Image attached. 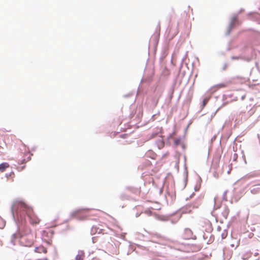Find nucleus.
I'll use <instances>...</instances> for the list:
<instances>
[{"label": "nucleus", "mask_w": 260, "mask_h": 260, "mask_svg": "<svg viewBox=\"0 0 260 260\" xmlns=\"http://www.w3.org/2000/svg\"><path fill=\"white\" fill-rule=\"evenodd\" d=\"M44 260H48L47 258H45Z\"/></svg>", "instance_id": "nucleus-42"}, {"label": "nucleus", "mask_w": 260, "mask_h": 260, "mask_svg": "<svg viewBox=\"0 0 260 260\" xmlns=\"http://www.w3.org/2000/svg\"><path fill=\"white\" fill-rule=\"evenodd\" d=\"M226 193H227V191H225L224 192V193L223 194V198H224L225 196H226Z\"/></svg>", "instance_id": "nucleus-28"}, {"label": "nucleus", "mask_w": 260, "mask_h": 260, "mask_svg": "<svg viewBox=\"0 0 260 260\" xmlns=\"http://www.w3.org/2000/svg\"><path fill=\"white\" fill-rule=\"evenodd\" d=\"M229 209L228 208V207L227 206H225L224 208V210H223V211L222 212V216L226 218L228 215H229Z\"/></svg>", "instance_id": "nucleus-12"}, {"label": "nucleus", "mask_w": 260, "mask_h": 260, "mask_svg": "<svg viewBox=\"0 0 260 260\" xmlns=\"http://www.w3.org/2000/svg\"><path fill=\"white\" fill-rule=\"evenodd\" d=\"M173 246L176 249H180V243L177 241H172Z\"/></svg>", "instance_id": "nucleus-14"}, {"label": "nucleus", "mask_w": 260, "mask_h": 260, "mask_svg": "<svg viewBox=\"0 0 260 260\" xmlns=\"http://www.w3.org/2000/svg\"><path fill=\"white\" fill-rule=\"evenodd\" d=\"M11 212L13 219L17 226L18 232L20 230V224L26 222V218L29 219L31 224H37L39 222V219L34 214L32 209L23 201H14L11 207Z\"/></svg>", "instance_id": "nucleus-1"}, {"label": "nucleus", "mask_w": 260, "mask_h": 260, "mask_svg": "<svg viewBox=\"0 0 260 260\" xmlns=\"http://www.w3.org/2000/svg\"><path fill=\"white\" fill-rule=\"evenodd\" d=\"M224 87V84H219L215 86V87L221 88Z\"/></svg>", "instance_id": "nucleus-22"}, {"label": "nucleus", "mask_w": 260, "mask_h": 260, "mask_svg": "<svg viewBox=\"0 0 260 260\" xmlns=\"http://www.w3.org/2000/svg\"><path fill=\"white\" fill-rule=\"evenodd\" d=\"M14 175V173L13 172H11L9 173H6L5 174V176L6 178H9V177H11L12 176H13Z\"/></svg>", "instance_id": "nucleus-17"}, {"label": "nucleus", "mask_w": 260, "mask_h": 260, "mask_svg": "<svg viewBox=\"0 0 260 260\" xmlns=\"http://www.w3.org/2000/svg\"><path fill=\"white\" fill-rule=\"evenodd\" d=\"M102 229H99L98 228L95 226H93L91 229V234L93 235L98 232V234H100V232L102 231Z\"/></svg>", "instance_id": "nucleus-9"}, {"label": "nucleus", "mask_w": 260, "mask_h": 260, "mask_svg": "<svg viewBox=\"0 0 260 260\" xmlns=\"http://www.w3.org/2000/svg\"><path fill=\"white\" fill-rule=\"evenodd\" d=\"M252 194H256L260 191V187L259 185H256L253 186V187L250 190Z\"/></svg>", "instance_id": "nucleus-10"}, {"label": "nucleus", "mask_w": 260, "mask_h": 260, "mask_svg": "<svg viewBox=\"0 0 260 260\" xmlns=\"http://www.w3.org/2000/svg\"><path fill=\"white\" fill-rule=\"evenodd\" d=\"M181 140V139L180 137L175 138L174 141V146H177L178 145H179L180 144Z\"/></svg>", "instance_id": "nucleus-15"}, {"label": "nucleus", "mask_w": 260, "mask_h": 260, "mask_svg": "<svg viewBox=\"0 0 260 260\" xmlns=\"http://www.w3.org/2000/svg\"><path fill=\"white\" fill-rule=\"evenodd\" d=\"M24 161H25V159H23V160H22V163H23Z\"/></svg>", "instance_id": "nucleus-40"}, {"label": "nucleus", "mask_w": 260, "mask_h": 260, "mask_svg": "<svg viewBox=\"0 0 260 260\" xmlns=\"http://www.w3.org/2000/svg\"><path fill=\"white\" fill-rule=\"evenodd\" d=\"M139 215H140V214H139V213H137V214H136V216L137 217H138V216H139Z\"/></svg>", "instance_id": "nucleus-34"}, {"label": "nucleus", "mask_w": 260, "mask_h": 260, "mask_svg": "<svg viewBox=\"0 0 260 260\" xmlns=\"http://www.w3.org/2000/svg\"><path fill=\"white\" fill-rule=\"evenodd\" d=\"M158 237L159 239H161V238H162L161 236H159V237Z\"/></svg>", "instance_id": "nucleus-38"}, {"label": "nucleus", "mask_w": 260, "mask_h": 260, "mask_svg": "<svg viewBox=\"0 0 260 260\" xmlns=\"http://www.w3.org/2000/svg\"><path fill=\"white\" fill-rule=\"evenodd\" d=\"M237 15H234L231 18L230 25L228 28L226 33H225L226 36L230 35V34H231V32L233 28L234 27L236 23H237L238 24H240L239 21L237 20Z\"/></svg>", "instance_id": "nucleus-3"}, {"label": "nucleus", "mask_w": 260, "mask_h": 260, "mask_svg": "<svg viewBox=\"0 0 260 260\" xmlns=\"http://www.w3.org/2000/svg\"><path fill=\"white\" fill-rule=\"evenodd\" d=\"M244 10L243 9H241L240 11L239 12V13H241V12L243 11Z\"/></svg>", "instance_id": "nucleus-37"}, {"label": "nucleus", "mask_w": 260, "mask_h": 260, "mask_svg": "<svg viewBox=\"0 0 260 260\" xmlns=\"http://www.w3.org/2000/svg\"><path fill=\"white\" fill-rule=\"evenodd\" d=\"M110 240L111 237L107 234H103L101 236L92 238V241L93 243L96 244L95 246L97 249L104 251L108 250L110 252H113L114 247L109 242Z\"/></svg>", "instance_id": "nucleus-2"}, {"label": "nucleus", "mask_w": 260, "mask_h": 260, "mask_svg": "<svg viewBox=\"0 0 260 260\" xmlns=\"http://www.w3.org/2000/svg\"><path fill=\"white\" fill-rule=\"evenodd\" d=\"M173 134H174L173 133L170 134V135H169V138L173 137Z\"/></svg>", "instance_id": "nucleus-33"}, {"label": "nucleus", "mask_w": 260, "mask_h": 260, "mask_svg": "<svg viewBox=\"0 0 260 260\" xmlns=\"http://www.w3.org/2000/svg\"><path fill=\"white\" fill-rule=\"evenodd\" d=\"M214 204H215V202H216V197L214 198Z\"/></svg>", "instance_id": "nucleus-36"}, {"label": "nucleus", "mask_w": 260, "mask_h": 260, "mask_svg": "<svg viewBox=\"0 0 260 260\" xmlns=\"http://www.w3.org/2000/svg\"><path fill=\"white\" fill-rule=\"evenodd\" d=\"M17 238V234L14 233L12 235V238L13 239H16Z\"/></svg>", "instance_id": "nucleus-25"}, {"label": "nucleus", "mask_w": 260, "mask_h": 260, "mask_svg": "<svg viewBox=\"0 0 260 260\" xmlns=\"http://www.w3.org/2000/svg\"><path fill=\"white\" fill-rule=\"evenodd\" d=\"M187 180V173L186 172L185 174V185L186 184Z\"/></svg>", "instance_id": "nucleus-23"}, {"label": "nucleus", "mask_w": 260, "mask_h": 260, "mask_svg": "<svg viewBox=\"0 0 260 260\" xmlns=\"http://www.w3.org/2000/svg\"><path fill=\"white\" fill-rule=\"evenodd\" d=\"M85 257V253L83 250H78V254L75 257V260H83Z\"/></svg>", "instance_id": "nucleus-6"}, {"label": "nucleus", "mask_w": 260, "mask_h": 260, "mask_svg": "<svg viewBox=\"0 0 260 260\" xmlns=\"http://www.w3.org/2000/svg\"><path fill=\"white\" fill-rule=\"evenodd\" d=\"M47 250V249L43 246H40L39 247H36L35 249V252L38 253H46Z\"/></svg>", "instance_id": "nucleus-7"}, {"label": "nucleus", "mask_w": 260, "mask_h": 260, "mask_svg": "<svg viewBox=\"0 0 260 260\" xmlns=\"http://www.w3.org/2000/svg\"><path fill=\"white\" fill-rule=\"evenodd\" d=\"M207 103V100L206 99H204L203 101V103H202V108H203L204 106H205V105H206Z\"/></svg>", "instance_id": "nucleus-21"}, {"label": "nucleus", "mask_w": 260, "mask_h": 260, "mask_svg": "<svg viewBox=\"0 0 260 260\" xmlns=\"http://www.w3.org/2000/svg\"><path fill=\"white\" fill-rule=\"evenodd\" d=\"M91 209L89 208H82L79 209L78 210H77L71 213V216L72 217L77 216V218L79 219H82L83 218L80 217V214L82 212H83L84 213H85L87 211H89Z\"/></svg>", "instance_id": "nucleus-4"}, {"label": "nucleus", "mask_w": 260, "mask_h": 260, "mask_svg": "<svg viewBox=\"0 0 260 260\" xmlns=\"http://www.w3.org/2000/svg\"><path fill=\"white\" fill-rule=\"evenodd\" d=\"M226 99V95L223 94L222 95V100L224 101Z\"/></svg>", "instance_id": "nucleus-29"}, {"label": "nucleus", "mask_w": 260, "mask_h": 260, "mask_svg": "<svg viewBox=\"0 0 260 260\" xmlns=\"http://www.w3.org/2000/svg\"><path fill=\"white\" fill-rule=\"evenodd\" d=\"M199 187H198L197 186H196V187H194V190H195V191H198V190H199Z\"/></svg>", "instance_id": "nucleus-30"}, {"label": "nucleus", "mask_w": 260, "mask_h": 260, "mask_svg": "<svg viewBox=\"0 0 260 260\" xmlns=\"http://www.w3.org/2000/svg\"><path fill=\"white\" fill-rule=\"evenodd\" d=\"M245 98V95H243L241 96V100L243 101Z\"/></svg>", "instance_id": "nucleus-27"}, {"label": "nucleus", "mask_w": 260, "mask_h": 260, "mask_svg": "<svg viewBox=\"0 0 260 260\" xmlns=\"http://www.w3.org/2000/svg\"><path fill=\"white\" fill-rule=\"evenodd\" d=\"M182 148L183 149H185V145H184V144H182Z\"/></svg>", "instance_id": "nucleus-32"}, {"label": "nucleus", "mask_w": 260, "mask_h": 260, "mask_svg": "<svg viewBox=\"0 0 260 260\" xmlns=\"http://www.w3.org/2000/svg\"><path fill=\"white\" fill-rule=\"evenodd\" d=\"M257 254H258V253H257V252L255 253V255H256Z\"/></svg>", "instance_id": "nucleus-39"}, {"label": "nucleus", "mask_w": 260, "mask_h": 260, "mask_svg": "<svg viewBox=\"0 0 260 260\" xmlns=\"http://www.w3.org/2000/svg\"><path fill=\"white\" fill-rule=\"evenodd\" d=\"M193 234L190 229L186 228L184 229V234L182 236L184 239H194L192 237Z\"/></svg>", "instance_id": "nucleus-5"}, {"label": "nucleus", "mask_w": 260, "mask_h": 260, "mask_svg": "<svg viewBox=\"0 0 260 260\" xmlns=\"http://www.w3.org/2000/svg\"><path fill=\"white\" fill-rule=\"evenodd\" d=\"M216 135H214L211 139V141L213 142L214 141H215V140L216 139Z\"/></svg>", "instance_id": "nucleus-26"}, {"label": "nucleus", "mask_w": 260, "mask_h": 260, "mask_svg": "<svg viewBox=\"0 0 260 260\" xmlns=\"http://www.w3.org/2000/svg\"><path fill=\"white\" fill-rule=\"evenodd\" d=\"M9 167V164L8 162H4L0 164V171L4 172L6 169Z\"/></svg>", "instance_id": "nucleus-8"}, {"label": "nucleus", "mask_w": 260, "mask_h": 260, "mask_svg": "<svg viewBox=\"0 0 260 260\" xmlns=\"http://www.w3.org/2000/svg\"><path fill=\"white\" fill-rule=\"evenodd\" d=\"M241 58V57L240 56H233L231 57V59L232 60H235V59H239Z\"/></svg>", "instance_id": "nucleus-20"}, {"label": "nucleus", "mask_w": 260, "mask_h": 260, "mask_svg": "<svg viewBox=\"0 0 260 260\" xmlns=\"http://www.w3.org/2000/svg\"><path fill=\"white\" fill-rule=\"evenodd\" d=\"M226 67H227L226 63H224L223 65V68H222V70L224 71V70H226Z\"/></svg>", "instance_id": "nucleus-24"}, {"label": "nucleus", "mask_w": 260, "mask_h": 260, "mask_svg": "<svg viewBox=\"0 0 260 260\" xmlns=\"http://www.w3.org/2000/svg\"><path fill=\"white\" fill-rule=\"evenodd\" d=\"M255 66H256V68L258 69V63L257 62H256Z\"/></svg>", "instance_id": "nucleus-35"}, {"label": "nucleus", "mask_w": 260, "mask_h": 260, "mask_svg": "<svg viewBox=\"0 0 260 260\" xmlns=\"http://www.w3.org/2000/svg\"><path fill=\"white\" fill-rule=\"evenodd\" d=\"M227 104H228V102H223L222 103V105H221L220 107H219L217 109V110L215 111V113L214 114V115H215V114L216 112H217V111L219 109H220L222 106H225V105H226Z\"/></svg>", "instance_id": "nucleus-19"}, {"label": "nucleus", "mask_w": 260, "mask_h": 260, "mask_svg": "<svg viewBox=\"0 0 260 260\" xmlns=\"http://www.w3.org/2000/svg\"><path fill=\"white\" fill-rule=\"evenodd\" d=\"M191 211V205H188L185 208L182 209V212L187 213L190 212Z\"/></svg>", "instance_id": "nucleus-16"}, {"label": "nucleus", "mask_w": 260, "mask_h": 260, "mask_svg": "<svg viewBox=\"0 0 260 260\" xmlns=\"http://www.w3.org/2000/svg\"><path fill=\"white\" fill-rule=\"evenodd\" d=\"M256 175L255 173H253V174H249V175H247L246 176H245V178H249L250 177H254V176H256Z\"/></svg>", "instance_id": "nucleus-18"}, {"label": "nucleus", "mask_w": 260, "mask_h": 260, "mask_svg": "<svg viewBox=\"0 0 260 260\" xmlns=\"http://www.w3.org/2000/svg\"><path fill=\"white\" fill-rule=\"evenodd\" d=\"M30 159V157L29 156L28 157V159Z\"/></svg>", "instance_id": "nucleus-41"}, {"label": "nucleus", "mask_w": 260, "mask_h": 260, "mask_svg": "<svg viewBox=\"0 0 260 260\" xmlns=\"http://www.w3.org/2000/svg\"><path fill=\"white\" fill-rule=\"evenodd\" d=\"M156 144L158 149H159L162 148L165 145L164 142L163 141V140H162L161 139L157 140L156 142Z\"/></svg>", "instance_id": "nucleus-11"}, {"label": "nucleus", "mask_w": 260, "mask_h": 260, "mask_svg": "<svg viewBox=\"0 0 260 260\" xmlns=\"http://www.w3.org/2000/svg\"><path fill=\"white\" fill-rule=\"evenodd\" d=\"M221 236H222V239H224L225 238V237H226L223 234H222Z\"/></svg>", "instance_id": "nucleus-31"}, {"label": "nucleus", "mask_w": 260, "mask_h": 260, "mask_svg": "<svg viewBox=\"0 0 260 260\" xmlns=\"http://www.w3.org/2000/svg\"><path fill=\"white\" fill-rule=\"evenodd\" d=\"M252 253L251 252H247L244 253L242 255V258L243 259H248L249 257H251Z\"/></svg>", "instance_id": "nucleus-13"}]
</instances>
